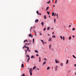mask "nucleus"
<instances>
[{
  "mask_svg": "<svg viewBox=\"0 0 76 76\" xmlns=\"http://www.w3.org/2000/svg\"><path fill=\"white\" fill-rule=\"evenodd\" d=\"M34 40H35V39H34V38L33 39V44H34Z\"/></svg>",
  "mask_w": 76,
  "mask_h": 76,
  "instance_id": "a211bd4d",
  "label": "nucleus"
},
{
  "mask_svg": "<svg viewBox=\"0 0 76 76\" xmlns=\"http://www.w3.org/2000/svg\"><path fill=\"white\" fill-rule=\"evenodd\" d=\"M35 28V26H34L33 27V28Z\"/></svg>",
  "mask_w": 76,
  "mask_h": 76,
  "instance_id": "69168bd1",
  "label": "nucleus"
},
{
  "mask_svg": "<svg viewBox=\"0 0 76 76\" xmlns=\"http://www.w3.org/2000/svg\"><path fill=\"white\" fill-rule=\"evenodd\" d=\"M26 57H28L27 59V62H28L29 61V60H30V57H29V55H26Z\"/></svg>",
  "mask_w": 76,
  "mask_h": 76,
  "instance_id": "f03ea898",
  "label": "nucleus"
},
{
  "mask_svg": "<svg viewBox=\"0 0 76 76\" xmlns=\"http://www.w3.org/2000/svg\"><path fill=\"white\" fill-rule=\"evenodd\" d=\"M73 57H74V58H76V56H75L74 55H73Z\"/></svg>",
  "mask_w": 76,
  "mask_h": 76,
  "instance_id": "a878e982",
  "label": "nucleus"
},
{
  "mask_svg": "<svg viewBox=\"0 0 76 76\" xmlns=\"http://www.w3.org/2000/svg\"><path fill=\"white\" fill-rule=\"evenodd\" d=\"M39 62H41V57H39Z\"/></svg>",
  "mask_w": 76,
  "mask_h": 76,
  "instance_id": "f3484780",
  "label": "nucleus"
},
{
  "mask_svg": "<svg viewBox=\"0 0 76 76\" xmlns=\"http://www.w3.org/2000/svg\"><path fill=\"white\" fill-rule=\"evenodd\" d=\"M37 70H39V69H38V68H37Z\"/></svg>",
  "mask_w": 76,
  "mask_h": 76,
  "instance_id": "bf43d9fd",
  "label": "nucleus"
},
{
  "mask_svg": "<svg viewBox=\"0 0 76 76\" xmlns=\"http://www.w3.org/2000/svg\"><path fill=\"white\" fill-rule=\"evenodd\" d=\"M30 44H29V43L26 44V45H30Z\"/></svg>",
  "mask_w": 76,
  "mask_h": 76,
  "instance_id": "58836bf2",
  "label": "nucleus"
},
{
  "mask_svg": "<svg viewBox=\"0 0 76 76\" xmlns=\"http://www.w3.org/2000/svg\"><path fill=\"white\" fill-rule=\"evenodd\" d=\"M50 29V27H48L47 28V30H49Z\"/></svg>",
  "mask_w": 76,
  "mask_h": 76,
  "instance_id": "c756f323",
  "label": "nucleus"
},
{
  "mask_svg": "<svg viewBox=\"0 0 76 76\" xmlns=\"http://www.w3.org/2000/svg\"><path fill=\"white\" fill-rule=\"evenodd\" d=\"M72 37H73V38H75V36H72Z\"/></svg>",
  "mask_w": 76,
  "mask_h": 76,
  "instance_id": "4d7b16f0",
  "label": "nucleus"
},
{
  "mask_svg": "<svg viewBox=\"0 0 76 76\" xmlns=\"http://www.w3.org/2000/svg\"><path fill=\"white\" fill-rule=\"evenodd\" d=\"M75 28H72L73 31H75Z\"/></svg>",
  "mask_w": 76,
  "mask_h": 76,
  "instance_id": "37998d69",
  "label": "nucleus"
},
{
  "mask_svg": "<svg viewBox=\"0 0 76 76\" xmlns=\"http://www.w3.org/2000/svg\"><path fill=\"white\" fill-rule=\"evenodd\" d=\"M69 27L70 28V27H71V25H69Z\"/></svg>",
  "mask_w": 76,
  "mask_h": 76,
  "instance_id": "5fc2aeb1",
  "label": "nucleus"
},
{
  "mask_svg": "<svg viewBox=\"0 0 76 76\" xmlns=\"http://www.w3.org/2000/svg\"><path fill=\"white\" fill-rule=\"evenodd\" d=\"M54 29V28H51V29Z\"/></svg>",
  "mask_w": 76,
  "mask_h": 76,
  "instance_id": "680f3d73",
  "label": "nucleus"
},
{
  "mask_svg": "<svg viewBox=\"0 0 76 76\" xmlns=\"http://www.w3.org/2000/svg\"><path fill=\"white\" fill-rule=\"evenodd\" d=\"M32 68H31L29 70V72L30 73V75L31 76H32Z\"/></svg>",
  "mask_w": 76,
  "mask_h": 76,
  "instance_id": "f257e3e1",
  "label": "nucleus"
},
{
  "mask_svg": "<svg viewBox=\"0 0 76 76\" xmlns=\"http://www.w3.org/2000/svg\"><path fill=\"white\" fill-rule=\"evenodd\" d=\"M25 52H26V53H25V54H26V53H27V50H25Z\"/></svg>",
  "mask_w": 76,
  "mask_h": 76,
  "instance_id": "79ce46f5",
  "label": "nucleus"
},
{
  "mask_svg": "<svg viewBox=\"0 0 76 76\" xmlns=\"http://www.w3.org/2000/svg\"><path fill=\"white\" fill-rule=\"evenodd\" d=\"M41 41L42 42L43 44H44V41H43V40H41Z\"/></svg>",
  "mask_w": 76,
  "mask_h": 76,
  "instance_id": "4be33fe9",
  "label": "nucleus"
},
{
  "mask_svg": "<svg viewBox=\"0 0 76 76\" xmlns=\"http://www.w3.org/2000/svg\"><path fill=\"white\" fill-rule=\"evenodd\" d=\"M57 70V66H56L55 69V70Z\"/></svg>",
  "mask_w": 76,
  "mask_h": 76,
  "instance_id": "f704fd0d",
  "label": "nucleus"
},
{
  "mask_svg": "<svg viewBox=\"0 0 76 76\" xmlns=\"http://www.w3.org/2000/svg\"><path fill=\"white\" fill-rule=\"evenodd\" d=\"M35 36H37V33H35Z\"/></svg>",
  "mask_w": 76,
  "mask_h": 76,
  "instance_id": "c03bdc74",
  "label": "nucleus"
},
{
  "mask_svg": "<svg viewBox=\"0 0 76 76\" xmlns=\"http://www.w3.org/2000/svg\"><path fill=\"white\" fill-rule=\"evenodd\" d=\"M45 29H46V28H44V29H43L44 31H45Z\"/></svg>",
  "mask_w": 76,
  "mask_h": 76,
  "instance_id": "8fccbe9b",
  "label": "nucleus"
},
{
  "mask_svg": "<svg viewBox=\"0 0 76 76\" xmlns=\"http://www.w3.org/2000/svg\"><path fill=\"white\" fill-rule=\"evenodd\" d=\"M44 22H42L41 23V24L42 25V26H44Z\"/></svg>",
  "mask_w": 76,
  "mask_h": 76,
  "instance_id": "6e6552de",
  "label": "nucleus"
},
{
  "mask_svg": "<svg viewBox=\"0 0 76 76\" xmlns=\"http://www.w3.org/2000/svg\"><path fill=\"white\" fill-rule=\"evenodd\" d=\"M60 37L61 38V39H63V37L61 36H60Z\"/></svg>",
  "mask_w": 76,
  "mask_h": 76,
  "instance_id": "473e14b6",
  "label": "nucleus"
},
{
  "mask_svg": "<svg viewBox=\"0 0 76 76\" xmlns=\"http://www.w3.org/2000/svg\"><path fill=\"white\" fill-rule=\"evenodd\" d=\"M55 63H59V61H57V59L55 60Z\"/></svg>",
  "mask_w": 76,
  "mask_h": 76,
  "instance_id": "7ed1b4c3",
  "label": "nucleus"
},
{
  "mask_svg": "<svg viewBox=\"0 0 76 76\" xmlns=\"http://www.w3.org/2000/svg\"><path fill=\"white\" fill-rule=\"evenodd\" d=\"M28 42V41L27 40H24V42Z\"/></svg>",
  "mask_w": 76,
  "mask_h": 76,
  "instance_id": "aec40b11",
  "label": "nucleus"
},
{
  "mask_svg": "<svg viewBox=\"0 0 76 76\" xmlns=\"http://www.w3.org/2000/svg\"><path fill=\"white\" fill-rule=\"evenodd\" d=\"M29 37H31V38H32L33 37V36L32 35H31V34H30L28 35Z\"/></svg>",
  "mask_w": 76,
  "mask_h": 76,
  "instance_id": "20e7f679",
  "label": "nucleus"
},
{
  "mask_svg": "<svg viewBox=\"0 0 76 76\" xmlns=\"http://www.w3.org/2000/svg\"><path fill=\"white\" fill-rule=\"evenodd\" d=\"M38 15H41V13H39Z\"/></svg>",
  "mask_w": 76,
  "mask_h": 76,
  "instance_id": "09e8293b",
  "label": "nucleus"
},
{
  "mask_svg": "<svg viewBox=\"0 0 76 76\" xmlns=\"http://www.w3.org/2000/svg\"><path fill=\"white\" fill-rule=\"evenodd\" d=\"M54 12L52 13V16H54Z\"/></svg>",
  "mask_w": 76,
  "mask_h": 76,
  "instance_id": "c85d7f7f",
  "label": "nucleus"
},
{
  "mask_svg": "<svg viewBox=\"0 0 76 76\" xmlns=\"http://www.w3.org/2000/svg\"><path fill=\"white\" fill-rule=\"evenodd\" d=\"M63 64H61V66H63Z\"/></svg>",
  "mask_w": 76,
  "mask_h": 76,
  "instance_id": "ea45409f",
  "label": "nucleus"
},
{
  "mask_svg": "<svg viewBox=\"0 0 76 76\" xmlns=\"http://www.w3.org/2000/svg\"><path fill=\"white\" fill-rule=\"evenodd\" d=\"M44 60H45V61H47V59H46L45 58H44Z\"/></svg>",
  "mask_w": 76,
  "mask_h": 76,
  "instance_id": "a18cd8bd",
  "label": "nucleus"
},
{
  "mask_svg": "<svg viewBox=\"0 0 76 76\" xmlns=\"http://www.w3.org/2000/svg\"><path fill=\"white\" fill-rule=\"evenodd\" d=\"M56 20L55 18L54 19V23H56Z\"/></svg>",
  "mask_w": 76,
  "mask_h": 76,
  "instance_id": "bb28decb",
  "label": "nucleus"
},
{
  "mask_svg": "<svg viewBox=\"0 0 76 76\" xmlns=\"http://www.w3.org/2000/svg\"><path fill=\"white\" fill-rule=\"evenodd\" d=\"M35 53H38V51H37V50H35Z\"/></svg>",
  "mask_w": 76,
  "mask_h": 76,
  "instance_id": "dca6fc26",
  "label": "nucleus"
},
{
  "mask_svg": "<svg viewBox=\"0 0 76 76\" xmlns=\"http://www.w3.org/2000/svg\"><path fill=\"white\" fill-rule=\"evenodd\" d=\"M49 18H50V16H49Z\"/></svg>",
  "mask_w": 76,
  "mask_h": 76,
  "instance_id": "774afa93",
  "label": "nucleus"
},
{
  "mask_svg": "<svg viewBox=\"0 0 76 76\" xmlns=\"http://www.w3.org/2000/svg\"><path fill=\"white\" fill-rule=\"evenodd\" d=\"M56 14H55V15H54V16H56Z\"/></svg>",
  "mask_w": 76,
  "mask_h": 76,
  "instance_id": "052dcab7",
  "label": "nucleus"
},
{
  "mask_svg": "<svg viewBox=\"0 0 76 76\" xmlns=\"http://www.w3.org/2000/svg\"><path fill=\"white\" fill-rule=\"evenodd\" d=\"M74 66H75V67H76V64H75Z\"/></svg>",
  "mask_w": 76,
  "mask_h": 76,
  "instance_id": "6e6d98bb",
  "label": "nucleus"
},
{
  "mask_svg": "<svg viewBox=\"0 0 76 76\" xmlns=\"http://www.w3.org/2000/svg\"><path fill=\"white\" fill-rule=\"evenodd\" d=\"M52 38H56V36L54 35H53L52 36Z\"/></svg>",
  "mask_w": 76,
  "mask_h": 76,
  "instance_id": "f8f14e48",
  "label": "nucleus"
},
{
  "mask_svg": "<svg viewBox=\"0 0 76 76\" xmlns=\"http://www.w3.org/2000/svg\"><path fill=\"white\" fill-rule=\"evenodd\" d=\"M21 76H25V74L23 73V75Z\"/></svg>",
  "mask_w": 76,
  "mask_h": 76,
  "instance_id": "7c9ffc66",
  "label": "nucleus"
},
{
  "mask_svg": "<svg viewBox=\"0 0 76 76\" xmlns=\"http://www.w3.org/2000/svg\"><path fill=\"white\" fill-rule=\"evenodd\" d=\"M44 44H46V42H44Z\"/></svg>",
  "mask_w": 76,
  "mask_h": 76,
  "instance_id": "338daca9",
  "label": "nucleus"
},
{
  "mask_svg": "<svg viewBox=\"0 0 76 76\" xmlns=\"http://www.w3.org/2000/svg\"><path fill=\"white\" fill-rule=\"evenodd\" d=\"M44 9V7H42V9Z\"/></svg>",
  "mask_w": 76,
  "mask_h": 76,
  "instance_id": "e2e57ef3",
  "label": "nucleus"
},
{
  "mask_svg": "<svg viewBox=\"0 0 76 76\" xmlns=\"http://www.w3.org/2000/svg\"><path fill=\"white\" fill-rule=\"evenodd\" d=\"M33 28V27H31V28H30V31H31V30Z\"/></svg>",
  "mask_w": 76,
  "mask_h": 76,
  "instance_id": "412c9836",
  "label": "nucleus"
},
{
  "mask_svg": "<svg viewBox=\"0 0 76 76\" xmlns=\"http://www.w3.org/2000/svg\"><path fill=\"white\" fill-rule=\"evenodd\" d=\"M64 39H65L64 37H63V40H64Z\"/></svg>",
  "mask_w": 76,
  "mask_h": 76,
  "instance_id": "4c0bfd02",
  "label": "nucleus"
},
{
  "mask_svg": "<svg viewBox=\"0 0 76 76\" xmlns=\"http://www.w3.org/2000/svg\"><path fill=\"white\" fill-rule=\"evenodd\" d=\"M48 9H49V7H48L46 9V10H48Z\"/></svg>",
  "mask_w": 76,
  "mask_h": 76,
  "instance_id": "6ab92c4d",
  "label": "nucleus"
},
{
  "mask_svg": "<svg viewBox=\"0 0 76 76\" xmlns=\"http://www.w3.org/2000/svg\"><path fill=\"white\" fill-rule=\"evenodd\" d=\"M50 69V67H48L47 68V70H49V69Z\"/></svg>",
  "mask_w": 76,
  "mask_h": 76,
  "instance_id": "4468645a",
  "label": "nucleus"
},
{
  "mask_svg": "<svg viewBox=\"0 0 76 76\" xmlns=\"http://www.w3.org/2000/svg\"><path fill=\"white\" fill-rule=\"evenodd\" d=\"M26 45H24V46L23 47V49H24V48H26Z\"/></svg>",
  "mask_w": 76,
  "mask_h": 76,
  "instance_id": "2eb2a0df",
  "label": "nucleus"
},
{
  "mask_svg": "<svg viewBox=\"0 0 76 76\" xmlns=\"http://www.w3.org/2000/svg\"><path fill=\"white\" fill-rule=\"evenodd\" d=\"M46 64V61H45L42 64V65L43 66H44V64Z\"/></svg>",
  "mask_w": 76,
  "mask_h": 76,
  "instance_id": "423d86ee",
  "label": "nucleus"
},
{
  "mask_svg": "<svg viewBox=\"0 0 76 76\" xmlns=\"http://www.w3.org/2000/svg\"><path fill=\"white\" fill-rule=\"evenodd\" d=\"M35 58V56H34L33 55H32L31 56V58Z\"/></svg>",
  "mask_w": 76,
  "mask_h": 76,
  "instance_id": "1a4fd4ad",
  "label": "nucleus"
},
{
  "mask_svg": "<svg viewBox=\"0 0 76 76\" xmlns=\"http://www.w3.org/2000/svg\"><path fill=\"white\" fill-rule=\"evenodd\" d=\"M51 45H49V48L50 49L51 48Z\"/></svg>",
  "mask_w": 76,
  "mask_h": 76,
  "instance_id": "2f4dec72",
  "label": "nucleus"
},
{
  "mask_svg": "<svg viewBox=\"0 0 76 76\" xmlns=\"http://www.w3.org/2000/svg\"><path fill=\"white\" fill-rule=\"evenodd\" d=\"M34 33H37V32H35V30L34 31Z\"/></svg>",
  "mask_w": 76,
  "mask_h": 76,
  "instance_id": "de8ad7c7",
  "label": "nucleus"
},
{
  "mask_svg": "<svg viewBox=\"0 0 76 76\" xmlns=\"http://www.w3.org/2000/svg\"><path fill=\"white\" fill-rule=\"evenodd\" d=\"M69 39H71V36H70L69 38Z\"/></svg>",
  "mask_w": 76,
  "mask_h": 76,
  "instance_id": "a19ab883",
  "label": "nucleus"
},
{
  "mask_svg": "<svg viewBox=\"0 0 76 76\" xmlns=\"http://www.w3.org/2000/svg\"><path fill=\"white\" fill-rule=\"evenodd\" d=\"M57 0H56L55 1V3H56V4H57Z\"/></svg>",
  "mask_w": 76,
  "mask_h": 76,
  "instance_id": "72a5a7b5",
  "label": "nucleus"
},
{
  "mask_svg": "<svg viewBox=\"0 0 76 76\" xmlns=\"http://www.w3.org/2000/svg\"><path fill=\"white\" fill-rule=\"evenodd\" d=\"M48 36H50V34H48Z\"/></svg>",
  "mask_w": 76,
  "mask_h": 76,
  "instance_id": "0e129e2a",
  "label": "nucleus"
},
{
  "mask_svg": "<svg viewBox=\"0 0 76 76\" xmlns=\"http://www.w3.org/2000/svg\"><path fill=\"white\" fill-rule=\"evenodd\" d=\"M36 12L37 13V15H38V14H39V12H38V11H37Z\"/></svg>",
  "mask_w": 76,
  "mask_h": 76,
  "instance_id": "cd10ccee",
  "label": "nucleus"
},
{
  "mask_svg": "<svg viewBox=\"0 0 76 76\" xmlns=\"http://www.w3.org/2000/svg\"><path fill=\"white\" fill-rule=\"evenodd\" d=\"M36 56H39V55H38L37 54L36 55Z\"/></svg>",
  "mask_w": 76,
  "mask_h": 76,
  "instance_id": "3c124183",
  "label": "nucleus"
},
{
  "mask_svg": "<svg viewBox=\"0 0 76 76\" xmlns=\"http://www.w3.org/2000/svg\"><path fill=\"white\" fill-rule=\"evenodd\" d=\"M28 51H29V52H30V51H31V50H28Z\"/></svg>",
  "mask_w": 76,
  "mask_h": 76,
  "instance_id": "13d9d810",
  "label": "nucleus"
},
{
  "mask_svg": "<svg viewBox=\"0 0 76 76\" xmlns=\"http://www.w3.org/2000/svg\"><path fill=\"white\" fill-rule=\"evenodd\" d=\"M41 41L42 42L43 44H44V41H43V40H41Z\"/></svg>",
  "mask_w": 76,
  "mask_h": 76,
  "instance_id": "5701e85b",
  "label": "nucleus"
},
{
  "mask_svg": "<svg viewBox=\"0 0 76 76\" xmlns=\"http://www.w3.org/2000/svg\"><path fill=\"white\" fill-rule=\"evenodd\" d=\"M47 13H48V15H50V12H48V11H47Z\"/></svg>",
  "mask_w": 76,
  "mask_h": 76,
  "instance_id": "c9c22d12",
  "label": "nucleus"
},
{
  "mask_svg": "<svg viewBox=\"0 0 76 76\" xmlns=\"http://www.w3.org/2000/svg\"><path fill=\"white\" fill-rule=\"evenodd\" d=\"M39 21V20H38V19H37L35 20V22L36 23H37V22H38Z\"/></svg>",
  "mask_w": 76,
  "mask_h": 76,
  "instance_id": "39448f33",
  "label": "nucleus"
},
{
  "mask_svg": "<svg viewBox=\"0 0 76 76\" xmlns=\"http://www.w3.org/2000/svg\"><path fill=\"white\" fill-rule=\"evenodd\" d=\"M51 38H49V39L48 40L49 41H51Z\"/></svg>",
  "mask_w": 76,
  "mask_h": 76,
  "instance_id": "9b49d317",
  "label": "nucleus"
},
{
  "mask_svg": "<svg viewBox=\"0 0 76 76\" xmlns=\"http://www.w3.org/2000/svg\"><path fill=\"white\" fill-rule=\"evenodd\" d=\"M56 15H57V18H58V14H57Z\"/></svg>",
  "mask_w": 76,
  "mask_h": 76,
  "instance_id": "603ef678",
  "label": "nucleus"
},
{
  "mask_svg": "<svg viewBox=\"0 0 76 76\" xmlns=\"http://www.w3.org/2000/svg\"><path fill=\"white\" fill-rule=\"evenodd\" d=\"M29 41L30 43H31V40H29Z\"/></svg>",
  "mask_w": 76,
  "mask_h": 76,
  "instance_id": "49530a36",
  "label": "nucleus"
},
{
  "mask_svg": "<svg viewBox=\"0 0 76 76\" xmlns=\"http://www.w3.org/2000/svg\"><path fill=\"white\" fill-rule=\"evenodd\" d=\"M24 67V65H23V64H22L21 65V67H22V68H23V67Z\"/></svg>",
  "mask_w": 76,
  "mask_h": 76,
  "instance_id": "9d476101",
  "label": "nucleus"
},
{
  "mask_svg": "<svg viewBox=\"0 0 76 76\" xmlns=\"http://www.w3.org/2000/svg\"><path fill=\"white\" fill-rule=\"evenodd\" d=\"M26 48H27V50H28L29 49V48L28 46L26 47Z\"/></svg>",
  "mask_w": 76,
  "mask_h": 76,
  "instance_id": "0eeeda50",
  "label": "nucleus"
},
{
  "mask_svg": "<svg viewBox=\"0 0 76 76\" xmlns=\"http://www.w3.org/2000/svg\"><path fill=\"white\" fill-rule=\"evenodd\" d=\"M47 4H50V0H49V1L47 2Z\"/></svg>",
  "mask_w": 76,
  "mask_h": 76,
  "instance_id": "ddd939ff",
  "label": "nucleus"
},
{
  "mask_svg": "<svg viewBox=\"0 0 76 76\" xmlns=\"http://www.w3.org/2000/svg\"><path fill=\"white\" fill-rule=\"evenodd\" d=\"M68 62H69V60H67L66 62V64H68Z\"/></svg>",
  "mask_w": 76,
  "mask_h": 76,
  "instance_id": "393cba45",
  "label": "nucleus"
},
{
  "mask_svg": "<svg viewBox=\"0 0 76 76\" xmlns=\"http://www.w3.org/2000/svg\"><path fill=\"white\" fill-rule=\"evenodd\" d=\"M44 19H46V16L45 15L44 16Z\"/></svg>",
  "mask_w": 76,
  "mask_h": 76,
  "instance_id": "e433bc0d",
  "label": "nucleus"
},
{
  "mask_svg": "<svg viewBox=\"0 0 76 76\" xmlns=\"http://www.w3.org/2000/svg\"><path fill=\"white\" fill-rule=\"evenodd\" d=\"M36 68V66H34L33 68V70H34Z\"/></svg>",
  "mask_w": 76,
  "mask_h": 76,
  "instance_id": "b1692460",
  "label": "nucleus"
},
{
  "mask_svg": "<svg viewBox=\"0 0 76 76\" xmlns=\"http://www.w3.org/2000/svg\"><path fill=\"white\" fill-rule=\"evenodd\" d=\"M39 35H42V33H40V34H39Z\"/></svg>",
  "mask_w": 76,
  "mask_h": 76,
  "instance_id": "864d4df0",
  "label": "nucleus"
}]
</instances>
